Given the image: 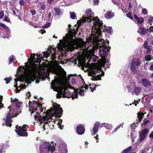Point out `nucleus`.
I'll list each match as a JSON object with an SVG mask.
<instances>
[{
  "mask_svg": "<svg viewBox=\"0 0 153 153\" xmlns=\"http://www.w3.org/2000/svg\"><path fill=\"white\" fill-rule=\"evenodd\" d=\"M55 11L56 13L58 15H62L63 13V10L58 8H55Z\"/></svg>",
  "mask_w": 153,
  "mask_h": 153,
  "instance_id": "obj_21",
  "label": "nucleus"
},
{
  "mask_svg": "<svg viewBox=\"0 0 153 153\" xmlns=\"http://www.w3.org/2000/svg\"><path fill=\"white\" fill-rule=\"evenodd\" d=\"M62 120H60L59 122L58 123V125H59V126L61 124H62Z\"/></svg>",
  "mask_w": 153,
  "mask_h": 153,
  "instance_id": "obj_59",
  "label": "nucleus"
},
{
  "mask_svg": "<svg viewBox=\"0 0 153 153\" xmlns=\"http://www.w3.org/2000/svg\"><path fill=\"white\" fill-rule=\"evenodd\" d=\"M146 134H139V138L140 142L143 140L146 137Z\"/></svg>",
  "mask_w": 153,
  "mask_h": 153,
  "instance_id": "obj_28",
  "label": "nucleus"
},
{
  "mask_svg": "<svg viewBox=\"0 0 153 153\" xmlns=\"http://www.w3.org/2000/svg\"><path fill=\"white\" fill-rule=\"evenodd\" d=\"M117 0H112V1L115 4H118Z\"/></svg>",
  "mask_w": 153,
  "mask_h": 153,
  "instance_id": "obj_54",
  "label": "nucleus"
},
{
  "mask_svg": "<svg viewBox=\"0 0 153 153\" xmlns=\"http://www.w3.org/2000/svg\"><path fill=\"white\" fill-rule=\"evenodd\" d=\"M123 123L122 124L120 125L119 126H117L116 128H115L114 130L113 131V133H114L116 132L117 130H118L121 127L122 128L123 127Z\"/></svg>",
  "mask_w": 153,
  "mask_h": 153,
  "instance_id": "obj_29",
  "label": "nucleus"
},
{
  "mask_svg": "<svg viewBox=\"0 0 153 153\" xmlns=\"http://www.w3.org/2000/svg\"><path fill=\"white\" fill-rule=\"evenodd\" d=\"M1 26H2V27H4V28H5L7 30H8L9 29V28H8V27H7L6 26V25H5L4 24H3L2 23H1Z\"/></svg>",
  "mask_w": 153,
  "mask_h": 153,
  "instance_id": "obj_49",
  "label": "nucleus"
},
{
  "mask_svg": "<svg viewBox=\"0 0 153 153\" xmlns=\"http://www.w3.org/2000/svg\"><path fill=\"white\" fill-rule=\"evenodd\" d=\"M29 110L31 112V114L34 113V111H38L36 112V114L35 115L34 118L35 120L40 124L42 123L46 124L51 122L52 119L49 115L53 112L59 117L62 115V110L59 105H56L55 106H54L53 110H49L47 111V115L45 113V115L42 117L40 116L39 112V111L40 112L42 111L43 109L42 108L41 104L34 102L33 103H30L29 104Z\"/></svg>",
  "mask_w": 153,
  "mask_h": 153,
  "instance_id": "obj_5",
  "label": "nucleus"
},
{
  "mask_svg": "<svg viewBox=\"0 0 153 153\" xmlns=\"http://www.w3.org/2000/svg\"><path fill=\"white\" fill-rule=\"evenodd\" d=\"M126 16L127 17L131 19H133V17L131 15L130 13H128L127 14Z\"/></svg>",
  "mask_w": 153,
  "mask_h": 153,
  "instance_id": "obj_42",
  "label": "nucleus"
},
{
  "mask_svg": "<svg viewBox=\"0 0 153 153\" xmlns=\"http://www.w3.org/2000/svg\"><path fill=\"white\" fill-rule=\"evenodd\" d=\"M114 16V13L111 11H107L105 14V17L107 19L112 18Z\"/></svg>",
  "mask_w": 153,
  "mask_h": 153,
  "instance_id": "obj_15",
  "label": "nucleus"
},
{
  "mask_svg": "<svg viewBox=\"0 0 153 153\" xmlns=\"http://www.w3.org/2000/svg\"><path fill=\"white\" fill-rule=\"evenodd\" d=\"M131 146H129L128 148L124 150V153H130L131 151Z\"/></svg>",
  "mask_w": 153,
  "mask_h": 153,
  "instance_id": "obj_27",
  "label": "nucleus"
},
{
  "mask_svg": "<svg viewBox=\"0 0 153 153\" xmlns=\"http://www.w3.org/2000/svg\"><path fill=\"white\" fill-rule=\"evenodd\" d=\"M51 88L57 92L56 97L70 98L72 99L77 98L78 90H75L70 88L67 81L63 79L62 75L59 74L58 77L53 80L51 83Z\"/></svg>",
  "mask_w": 153,
  "mask_h": 153,
  "instance_id": "obj_4",
  "label": "nucleus"
},
{
  "mask_svg": "<svg viewBox=\"0 0 153 153\" xmlns=\"http://www.w3.org/2000/svg\"><path fill=\"white\" fill-rule=\"evenodd\" d=\"M78 25V26L76 28V30H75V28L71 30V25H68V27L70 29L68 31V34H66L65 36L63 37V40H60L59 43L57 44V48L59 52H57L53 48L50 47L48 51L44 52L43 56L47 58L49 55H51L52 59L54 60L56 58V55L58 54V55L57 57L58 59H61L59 54H62L61 56H63L67 51H72L77 46V43L78 41L80 39L82 40L81 38L76 39H73L74 36L75 35L76 32L78 30V27L80 25Z\"/></svg>",
  "mask_w": 153,
  "mask_h": 153,
  "instance_id": "obj_3",
  "label": "nucleus"
},
{
  "mask_svg": "<svg viewBox=\"0 0 153 153\" xmlns=\"http://www.w3.org/2000/svg\"><path fill=\"white\" fill-rule=\"evenodd\" d=\"M11 101L12 102L16 105V108L17 110L13 109L14 106L13 105H11L10 107H8V108L9 109L10 112L8 114L7 117L6 122V126H9L11 127V122L12 121L11 115L12 117L16 116V115L19 114V113H21V111L20 110L19 111L18 110H20V108L22 105V103H21L19 100L16 98H14L12 99L11 98Z\"/></svg>",
  "mask_w": 153,
  "mask_h": 153,
  "instance_id": "obj_7",
  "label": "nucleus"
},
{
  "mask_svg": "<svg viewBox=\"0 0 153 153\" xmlns=\"http://www.w3.org/2000/svg\"><path fill=\"white\" fill-rule=\"evenodd\" d=\"M127 88L128 89V92H131L132 89L131 87L129 86H128L127 87Z\"/></svg>",
  "mask_w": 153,
  "mask_h": 153,
  "instance_id": "obj_52",
  "label": "nucleus"
},
{
  "mask_svg": "<svg viewBox=\"0 0 153 153\" xmlns=\"http://www.w3.org/2000/svg\"><path fill=\"white\" fill-rule=\"evenodd\" d=\"M101 125L104 126L107 129L111 130L112 129V127L111 125L108 123H103L101 124Z\"/></svg>",
  "mask_w": 153,
  "mask_h": 153,
  "instance_id": "obj_19",
  "label": "nucleus"
},
{
  "mask_svg": "<svg viewBox=\"0 0 153 153\" xmlns=\"http://www.w3.org/2000/svg\"><path fill=\"white\" fill-rule=\"evenodd\" d=\"M144 115V113H141L140 112L138 113L137 114V117L138 118V122L139 123H140V122Z\"/></svg>",
  "mask_w": 153,
  "mask_h": 153,
  "instance_id": "obj_18",
  "label": "nucleus"
},
{
  "mask_svg": "<svg viewBox=\"0 0 153 153\" xmlns=\"http://www.w3.org/2000/svg\"><path fill=\"white\" fill-rule=\"evenodd\" d=\"M152 59V57L150 55H147L145 57V59L146 61H149Z\"/></svg>",
  "mask_w": 153,
  "mask_h": 153,
  "instance_id": "obj_32",
  "label": "nucleus"
},
{
  "mask_svg": "<svg viewBox=\"0 0 153 153\" xmlns=\"http://www.w3.org/2000/svg\"><path fill=\"white\" fill-rule=\"evenodd\" d=\"M148 21L149 23H152L153 22V17L151 16L148 17Z\"/></svg>",
  "mask_w": 153,
  "mask_h": 153,
  "instance_id": "obj_39",
  "label": "nucleus"
},
{
  "mask_svg": "<svg viewBox=\"0 0 153 153\" xmlns=\"http://www.w3.org/2000/svg\"><path fill=\"white\" fill-rule=\"evenodd\" d=\"M50 128L51 129H53L54 128V124H53L52 123V126H50Z\"/></svg>",
  "mask_w": 153,
  "mask_h": 153,
  "instance_id": "obj_63",
  "label": "nucleus"
},
{
  "mask_svg": "<svg viewBox=\"0 0 153 153\" xmlns=\"http://www.w3.org/2000/svg\"><path fill=\"white\" fill-rule=\"evenodd\" d=\"M5 81H6V83L7 84L10 82V81L11 80V77L9 78H6L4 79Z\"/></svg>",
  "mask_w": 153,
  "mask_h": 153,
  "instance_id": "obj_35",
  "label": "nucleus"
},
{
  "mask_svg": "<svg viewBox=\"0 0 153 153\" xmlns=\"http://www.w3.org/2000/svg\"><path fill=\"white\" fill-rule=\"evenodd\" d=\"M38 7H40L41 10H44L45 8V4L40 3L38 5Z\"/></svg>",
  "mask_w": 153,
  "mask_h": 153,
  "instance_id": "obj_24",
  "label": "nucleus"
},
{
  "mask_svg": "<svg viewBox=\"0 0 153 153\" xmlns=\"http://www.w3.org/2000/svg\"><path fill=\"white\" fill-rule=\"evenodd\" d=\"M142 13L144 15H147L148 13L147 10L146 8H143L142 10Z\"/></svg>",
  "mask_w": 153,
  "mask_h": 153,
  "instance_id": "obj_37",
  "label": "nucleus"
},
{
  "mask_svg": "<svg viewBox=\"0 0 153 153\" xmlns=\"http://www.w3.org/2000/svg\"><path fill=\"white\" fill-rule=\"evenodd\" d=\"M99 0H94V4L96 5L98 4L99 3Z\"/></svg>",
  "mask_w": 153,
  "mask_h": 153,
  "instance_id": "obj_44",
  "label": "nucleus"
},
{
  "mask_svg": "<svg viewBox=\"0 0 153 153\" xmlns=\"http://www.w3.org/2000/svg\"><path fill=\"white\" fill-rule=\"evenodd\" d=\"M7 146L4 144L0 145V153H5Z\"/></svg>",
  "mask_w": 153,
  "mask_h": 153,
  "instance_id": "obj_17",
  "label": "nucleus"
},
{
  "mask_svg": "<svg viewBox=\"0 0 153 153\" xmlns=\"http://www.w3.org/2000/svg\"><path fill=\"white\" fill-rule=\"evenodd\" d=\"M18 135L19 136V137H20L21 136H22L23 137H24V136L27 137V136L28 134H18Z\"/></svg>",
  "mask_w": 153,
  "mask_h": 153,
  "instance_id": "obj_60",
  "label": "nucleus"
},
{
  "mask_svg": "<svg viewBox=\"0 0 153 153\" xmlns=\"http://www.w3.org/2000/svg\"><path fill=\"white\" fill-rule=\"evenodd\" d=\"M15 131L17 134H28L30 133V131L28 129L27 125H24L22 127L17 125L16 127Z\"/></svg>",
  "mask_w": 153,
  "mask_h": 153,
  "instance_id": "obj_8",
  "label": "nucleus"
},
{
  "mask_svg": "<svg viewBox=\"0 0 153 153\" xmlns=\"http://www.w3.org/2000/svg\"><path fill=\"white\" fill-rule=\"evenodd\" d=\"M51 13L49 12L48 13V17L49 18V19H50L51 17Z\"/></svg>",
  "mask_w": 153,
  "mask_h": 153,
  "instance_id": "obj_61",
  "label": "nucleus"
},
{
  "mask_svg": "<svg viewBox=\"0 0 153 153\" xmlns=\"http://www.w3.org/2000/svg\"><path fill=\"white\" fill-rule=\"evenodd\" d=\"M152 63L153 64L150 65V68H149V69H151V70H153V63Z\"/></svg>",
  "mask_w": 153,
  "mask_h": 153,
  "instance_id": "obj_57",
  "label": "nucleus"
},
{
  "mask_svg": "<svg viewBox=\"0 0 153 153\" xmlns=\"http://www.w3.org/2000/svg\"><path fill=\"white\" fill-rule=\"evenodd\" d=\"M142 90V89L140 87L135 86L132 92V94L133 95L135 94L136 96H138L140 95Z\"/></svg>",
  "mask_w": 153,
  "mask_h": 153,
  "instance_id": "obj_11",
  "label": "nucleus"
},
{
  "mask_svg": "<svg viewBox=\"0 0 153 153\" xmlns=\"http://www.w3.org/2000/svg\"><path fill=\"white\" fill-rule=\"evenodd\" d=\"M75 82L76 81L75 79H73L72 80V83H73L74 84L75 83Z\"/></svg>",
  "mask_w": 153,
  "mask_h": 153,
  "instance_id": "obj_62",
  "label": "nucleus"
},
{
  "mask_svg": "<svg viewBox=\"0 0 153 153\" xmlns=\"http://www.w3.org/2000/svg\"><path fill=\"white\" fill-rule=\"evenodd\" d=\"M54 0H47L48 3L49 4H50L51 3H52Z\"/></svg>",
  "mask_w": 153,
  "mask_h": 153,
  "instance_id": "obj_56",
  "label": "nucleus"
},
{
  "mask_svg": "<svg viewBox=\"0 0 153 153\" xmlns=\"http://www.w3.org/2000/svg\"><path fill=\"white\" fill-rule=\"evenodd\" d=\"M70 18L72 19H75L76 17L75 13L74 12H70Z\"/></svg>",
  "mask_w": 153,
  "mask_h": 153,
  "instance_id": "obj_26",
  "label": "nucleus"
},
{
  "mask_svg": "<svg viewBox=\"0 0 153 153\" xmlns=\"http://www.w3.org/2000/svg\"><path fill=\"white\" fill-rule=\"evenodd\" d=\"M147 31H148V29L143 27H140L138 30L137 32L140 35H145Z\"/></svg>",
  "mask_w": 153,
  "mask_h": 153,
  "instance_id": "obj_14",
  "label": "nucleus"
},
{
  "mask_svg": "<svg viewBox=\"0 0 153 153\" xmlns=\"http://www.w3.org/2000/svg\"><path fill=\"white\" fill-rule=\"evenodd\" d=\"M148 30L150 32H153V26L151 27Z\"/></svg>",
  "mask_w": 153,
  "mask_h": 153,
  "instance_id": "obj_51",
  "label": "nucleus"
},
{
  "mask_svg": "<svg viewBox=\"0 0 153 153\" xmlns=\"http://www.w3.org/2000/svg\"><path fill=\"white\" fill-rule=\"evenodd\" d=\"M143 95H144V96H143V97L142 98V102L143 101V99H144V97H145L146 96H147L148 95H146V94L145 95L144 94H143Z\"/></svg>",
  "mask_w": 153,
  "mask_h": 153,
  "instance_id": "obj_64",
  "label": "nucleus"
},
{
  "mask_svg": "<svg viewBox=\"0 0 153 153\" xmlns=\"http://www.w3.org/2000/svg\"><path fill=\"white\" fill-rule=\"evenodd\" d=\"M48 151H50L51 152H53L54 151V148L51 146V145L48 148Z\"/></svg>",
  "mask_w": 153,
  "mask_h": 153,
  "instance_id": "obj_34",
  "label": "nucleus"
},
{
  "mask_svg": "<svg viewBox=\"0 0 153 153\" xmlns=\"http://www.w3.org/2000/svg\"><path fill=\"white\" fill-rule=\"evenodd\" d=\"M100 125L99 123L97 122H96L94 124L93 128L92 129L93 132L94 134H96L98 132Z\"/></svg>",
  "mask_w": 153,
  "mask_h": 153,
  "instance_id": "obj_13",
  "label": "nucleus"
},
{
  "mask_svg": "<svg viewBox=\"0 0 153 153\" xmlns=\"http://www.w3.org/2000/svg\"><path fill=\"white\" fill-rule=\"evenodd\" d=\"M51 144L49 143H45L44 144L43 146H44V148L45 149H48V148L50 146Z\"/></svg>",
  "mask_w": 153,
  "mask_h": 153,
  "instance_id": "obj_33",
  "label": "nucleus"
},
{
  "mask_svg": "<svg viewBox=\"0 0 153 153\" xmlns=\"http://www.w3.org/2000/svg\"><path fill=\"white\" fill-rule=\"evenodd\" d=\"M40 33H41L42 34H43L45 32V30L41 29L40 31Z\"/></svg>",
  "mask_w": 153,
  "mask_h": 153,
  "instance_id": "obj_55",
  "label": "nucleus"
},
{
  "mask_svg": "<svg viewBox=\"0 0 153 153\" xmlns=\"http://www.w3.org/2000/svg\"><path fill=\"white\" fill-rule=\"evenodd\" d=\"M26 88V86L25 85H22L20 86H19L16 88V92H19L21 89H25Z\"/></svg>",
  "mask_w": 153,
  "mask_h": 153,
  "instance_id": "obj_20",
  "label": "nucleus"
},
{
  "mask_svg": "<svg viewBox=\"0 0 153 153\" xmlns=\"http://www.w3.org/2000/svg\"><path fill=\"white\" fill-rule=\"evenodd\" d=\"M142 60L139 58H137L132 61L131 65V71L134 73L137 72L136 67L139 65L141 63Z\"/></svg>",
  "mask_w": 153,
  "mask_h": 153,
  "instance_id": "obj_9",
  "label": "nucleus"
},
{
  "mask_svg": "<svg viewBox=\"0 0 153 153\" xmlns=\"http://www.w3.org/2000/svg\"><path fill=\"white\" fill-rule=\"evenodd\" d=\"M149 122V120H147L146 121H145L143 122L142 124V126L143 127H145V126Z\"/></svg>",
  "mask_w": 153,
  "mask_h": 153,
  "instance_id": "obj_38",
  "label": "nucleus"
},
{
  "mask_svg": "<svg viewBox=\"0 0 153 153\" xmlns=\"http://www.w3.org/2000/svg\"><path fill=\"white\" fill-rule=\"evenodd\" d=\"M77 134H84L85 132V127L82 125H79L76 127Z\"/></svg>",
  "mask_w": 153,
  "mask_h": 153,
  "instance_id": "obj_12",
  "label": "nucleus"
},
{
  "mask_svg": "<svg viewBox=\"0 0 153 153\" xmlns=\"http://www.w3.org/2000/svg\"><path fill=\"white\" fill-rule=\"evenodd\" d=\"M15 58L13 56H11L9 58V64L12 62L14 60H15Z\"/></svg>",
  "mask_w": 153,
  "mask_h": 153,
  "instance_id": "obj_31",
  "label": "nucleus"
},
{
  "mask_svg": "<svg viewBox=\"0 0 153 153\" xmlns=\"http://www.w3.org/2000/svg\"><path fill=\"white\" fill-rule=\"evenodd\" d=\"M37 58L36 61H34L35 55L34 53L31 54L30 58L28 59L30 63V65H26L25 67H19L18 70L19 71L23 72L24 75L22 74V78L20 79L19 78L15 79V83L14 87L16 88L17 86V82L20 81V82L23 80L29 83L31 82L34 81V80H36V83H39V81L37 82V79L38 76L36 75L37 72L38 74L40 76H47L48 74L47 70H44V68L39 65V63L41 62L42 59V55L41 54H37Z\"/></svg>",
  "mask_w": 153,
  "mask_h": 153,
  "instance_id": "obj_2",
  "label": "nucleus"
},
{
  "mask_svg": "<svg viewBox=\"0 0 153 153\" xmlns=\"http://www.w3.org/2000/svg\"><path fill=\"white\" fill-rule=\"evenodd\" d=\"M50 25V23H46L45 25L43 27L44 28H47Z\"/></svg>",
  "mask_w": 153,
  "mask_h": 153,
  "instance_id": "obj_46",
  "label": "nucleus"
},
{
  "mask_svg": "<svg viewBox=\"0 0 153 153\" xmlns=\"http://www.w3.org/2000/svg\"><path fill=\"white\" fill-rule=\"evenodd\" d=\"M98 134H96V136H95L94 137V138H95L97 140V141H96V142H98V140L99 139V138H98Z\"/></svg>",
  "mask_w": 153,
  "mask_h": 153,
  "instance_id": "obj_58",
  "label": "nucleus"
},
{
  "mask_svg": "<svg viewBox=\"0 0 153 153\" xmlns=\"http://www.w3.org/2000/svg\"><path fill=\"white\" fill-rule=\"evenodd\" d=\"M4 16V13L3 11L0 12V19H2Z\"/></svg>",
  "mask_w": 153,
  "mask_h": 153,
  "instance_id": "obj_43",
  "label": "nucleus"
},
{
  "mask_svg": "<svg viewBox=\"0 0 153 153\" xmlns=\"http://www.w3.org/2000/svg\"><path fill=\"white\" fill-rule=\"evenodd\" d=\"M149 132V129L148 128H144L142 130L140 134H147Z\"/></svg>",
  "mask_w": 153,
  "mask_h": 153,
  "instance_id": "obj_22",
  "label": "nucleus"
},
{
  "mask_svg": "<svg viewBox=\"0 0 153 153\" xmlns=\"http://www.w3.org/2000/svg\"><path fill=\"white\" fill-rule=\"evenodd\" d=\"M99 86V85H97L92 87H91L90 84L88 85H85L84 87H82L79 90V94L81 96H84V95L85 92V90H87L88 91H91L92 92H93L95 90V88Z\"/></svg>",
  "mask_w": 153,
  "mask_h": 153,
  "instance_id": "obj_10",
  "label": "nucleus"
},
{
  "mask_svg": "<svg viewBox=\"0 0 153 153\" xmlns=\"http://www.w3.org/2000/svg\"><path fill=\"white\" fill-rule=\"evenodd\" d=\"M19 4L21 5H24L25 4L24 0H20L19 1Z\"/></svg>",
  "mask_w": 153,
  "mask_h": 153,
  "instance_id": "obj_41",
  "label": "nucleus"
},
{
  "mask_svg": "<svg viewBox=\"0 0 153 153\" xmlns=\"http://www.w3.org/2000/svg\"><path fill=\"white\" fill-rule=\"evenodd\" d=\"M4 20L7 22H10V20L9 19L7 16H5L4 18Z\"/></svg>",
  "mask_w": 153,
  "mask_h": 153,
  "instance_id": "obj_47",
  "label": "nucleus"
},
{
  "mask_svg": "<svg viewBox=\"0 0 153 153\" xmlns=\"http://www.w3.org/2000/svg\"><path fill=\"white\" fill-rule=\"evenodd\" d=\"M112 30L111 27H108V28L107 30V31L108 33H111Z\"/></svg>",
  "mask_w": 153,
  "mask_h": 153,
  "instance_id": "obj_45",
  "label": "nucleus"
},
{
  "mask_svg": "<svg viewBox=\"0 0 153 153\" xmlns=\"http://www.w3.org/2000/svg\"><path fill=\"white\" fill-rule=\"evenodd\" d=\"M101 36H90L87 39L88 43L80 39L76 48L80 49V53L82 56L78 59L79 63L82 68H87L86 70L88 71V75L92 77L91 79L92 80H101L102 75L103 76L104 74L97 65L88 63L91 59L94 62L97 61V58L94 55L95 49L100 48L99 50V54L102 60L103 67L108 68L110 65L105 57L108 55L110 48L107 46L104 40L100 38Z\"/></svg>",
  "mask_w": 153,
  "mask_h": 153,
  "instance_id": "obj_1",
  "label": "nucleus"
},
{
  "mask_svg": "<svg viewBox=\"0 0 153 153\" xmlns=\"http://www.w3.org/2000/svg\"><path fill=\"white\" fill-rule=\"evenodd\" d=\"M143 85L146 87H147L150 85V83L149 81L146 79H141V80Z\"/></svg>",
  "mask_w": 153,
  "mask_h": 153,
  "instance_id": "obj_16",
  "label": "nucleus"
},
{
  "mask_svg": "<svg viewBox=\"0 0 153 153\" xmlns=\"http://www.w3.org/2000/svg\"><path fill=\"white\" fill-rule=\"evenodd\" d=\"M148 48L146 49L147 53L150 54H153V50L151 48V47L150 46Z\"/></svg>",
  "mask_w": 153,
  "mask_h": 153,
  "instance_id": "obj_25",
  "label": "nucleus"
},
{
  "mask_svg": "<svg viewBox=\"0 0 153 153\" xmlns=\"http://www.w3.org/2000/svg\"><path fill=\"white\" fill-rule=\"evenodd\" d=\"M138 124L137 123H132L131 126V128L132 130H134L135 127H136L138 126Z\"/></svg>",
  "mask_w": 153,
  "mask_h": 153,
  "instance_id": "obj_23",
  "label": "nucleus"
},
{
  "mask_svg": "<svg viewBox=\"0 0 153 153\" xmlns=\"http://www.w3.org/2000/svg\"><path fill=\"white\" fill-rule=\"evenodd\" d=\"M148 63L146 62L144 64V68L146 70H147V69L149 68L148 67Z\"/></svg>",
  "mask_w": 153,
  "mask_h": 153,
  "instance_id": "obj_40",
  "label": "nucleus"
},
{
  "mask_svg": "<svg viewBox=\"0 0 153 153\" xmlns=\"http://www.w3.org/2000/svg\"><path fill=\"white\" fill-rule=\"evenodd\" d=\"M139 101L138 100H134V102L132 103L133 104H134V105L135 106H136L137 104L139 103Z\"/></svg>",
  "mask_w": 153,
  "mask_h": 153,
  "instance_id": "obj_48",
  "label": "nucleus"
},
{
  "mask_svg": "<svg viewBox=\"0 0 153 153\" xmlns=\"http://www.w3.org/2000/svg\"><path fill=\"white\" fill-rule=\"evenodd\" d=\"M151 113H153V110H151L150 109L148 113L147 114L148 115H149L151 114Z\"/></svg>",
  "mask_w": 153,
  "mask_h": 153,
  "instance_id": "obj_53",
  "label": "nucleus"
},
{
  "mask_svg": "<svg viewBox=\"0 0 153 153\" xmlns=\"http://www.w3.org/2000/svg\"><path fill=\"white\" fill-rule=\"evenodd\" d=\"M150 46H148V42L146 41L144 43V47L145 49H148V48L150 47Z\"/></svg>",
  "mask_w": 153,
  "mask_h": 153,
  "instance_id": "obj_36",
  "label": "nucleus"
},
{
  "mask_svg": "<svg viewBox=\"0 0 153 153\" xmlns=\"http://www.w3.org/2000/svg\"><path fill=\"white\" fill-rule=\"evenodd\" d=\"M30 12L33 15H35L36 13V11H35V10H31Z\"/></svg>",
  "mask_w": 153,
  "mask_h": 153,
  "instance_id": "obj_50",
  "label": "nucleus"
},
{
  "mask_svg": "<svg viewBox=\"0 0 153 153\" xmlns=\"http://www.w3.org/2000/svg\"><path fill=\"white\" fill-rule=\"evenodd\" d=\"M144 21V19L143 18L140 17L139 18H138L137 22L138 23L141 24Z\"/></svg>",
  "mask_w": 153,
  "mask_h": 153,
  "instance_id": "obj_30",
  "label": "nucleus"
},
{
  "mask_svg": "<svg viewBox=\"0 0 153 153\" xmlns=\"http://www.w3.org/2000/svg\"><path fill=\"white\" fill-rule=\"evenodd\" d=\"M94 13L91 9H87L85 11V14L82 16L83 18L81 20H78L77 24L80 25L85 22H91L93 21V26L92 27V33L90 36H101V32L104 31L106 28L105 26H103V23L97 17L93 18Z\"/></svg>",
  "mask_w": 153,
  "mask_h": 153,
  "instance_id": "obj_6",
  "label": "nucleus"
}]
</instances>
